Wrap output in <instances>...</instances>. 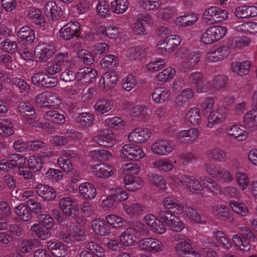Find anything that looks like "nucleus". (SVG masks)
Here are the masks:
<instances>
[{
    "label": "nucleus",
    "instance_id": "1",
    "mask_svg": "<svg viewBox=\"0 0 257 257\" xmlns=\"http://www.w3.org/2000/svg\"><path fill=\"white\" fill-rule=\"evenodd\" d=\"M228 15V12L225 9L216 6H211L204 11L202 18L206 24L213 25L227 20Z\"/></svg>",
    "mask_w": 257,
    "mask_h": 257
},
{
    "label": "nucleus",
    "instance_id": "2",
    "mask_svg": "<svg viewBox=\"0 0 257 257\" xmlns=\"http://www.w3.org/2000/svg\"><path fill=\"white\" fill-rule=\"evenodd\" d=\"M227 32V28L222 25L212 26L204 31L200 40L204 45H209L222 39Z\"/></svg>",
    "mask_w": 257,
    "mask_h": 257
},
{
    "label": "nucleus",
    "instance_id": "3",
    "mask_svg": "<svg viewBox=\"0 0 257 257\" xmlns=\"http://www.w3.org/2000/svg\"><path fill=\"white\" fill-rule=\"evenodd\" d=\"M153 23L154 20L150 14L148 13L139 14L132 26V32L135 36H145L148 34V31L145 24L150 26Z\"/></svg>",
    "mask_w": 257,
    "mask_h": 257
},
{
    "label": "nucleus",
    "instance_id": "4",
    "mask_svg": "<svg viewBox=\"0 0 257 257\" xmlns=\"http://www.w3.org/2000/svg\"><path fill=\"white\" fill-rule=\"evenodd\" d=\"M158 215L172 231L180 232L184 228V224L181 220L169 211L159 210Z\"/></svg>",
    "mask_w": 257,
    "mask_h": 257
},
{
    "label": "nucleus",
    "instance_id": "5",
    "mask_svg": "<svg viewBox=\"0 0 257 257\" xmlns=\"http://www.w3.org/2000/svg\"><path fill=\"white\" fill-rule=\"evenodd\" d=\"M56 47L52 42H40L36 46L34 53L37 61L46 62L55 53Z\"/></svg>",
    "mask_w": 257,
    "mask_h": 257
},
{
    "label": "nucleus",
    "instance_id": "6",
    "mask_svg": "<svg viewBox=\"0 0 257 257\" xmlns=\"http://www.w3.org/2000/svg\"><path fill=\"white\" fill-rule=\"evenodd\" d=\"M230 54L229 48L225 45L214 46L210 48L204 56V60L207 63L221 61Z\"/></svg>",
    "mask_w": 257,
    "mask_h": 257
},
{
    "label": "nucleus",
    "instance_id": "7",
    "mask_svg": "<svg viewBox=\"0 0 257 257\" xmlns=\"http://www.w3.org/2000/svg\"><path fill=\"white\" fill-rule=\"evenodd\" d=\"M122 158L131 161H138L145 156L143 150L139 146L133 144L124 145L121 151Z\"/></svg>",
    "mask_w": 257,
    "mask_h": 257
},
{
    "label": "nucleus",
    "instance_id": "8",
    "mask_svg": "<svg viewBox=\"0 0 257 257\" xmlns=\"http://www.w3.org/2000/svg\"><path fill=\"white\" fill-rule=\"evenodd\" d=\"M228 87L226 81H196V90L199 93L223 90Z\"/></svg>",
    "mask_w": 257,
    "mask_h": 257
},
{
    "label": "nucleus",
    "instance_id": "9",
    "mask_svg": "<svg viewBox=\"0 0 257 257\" xmlns=\"http://www.w3.org/2000/svg\"><path fill=\"white\" fill-rule=\"evenodd\" d=\"M81 27L77 22H69L59 30V36L65 40H69L80 34Z\"/></svg>",
    "mask_w": 257,
    "mask_h": 257
},
{
    "label": "nucleus",
    "instance_id": "10",
    "mask_svg": "<svg viewBox=\"0 0 257 257\" xmlns=\"http://www.w3.org/2000/svg\"><path fill=\"white\" fill-rule=\"evenodd\" d=\"M178 255L181 257H200L197 251L191 247V242L186 238L181 239L175 247Z\"/></svg>",
    "mask_w": 257,
    "mask_h": 257
},
{
    "label": "nucleus",
    "instance_id": "11",
    "mask_svg": "<svg viewBox=\"0 0 257 257\" xmlns=\"http://www.w3.org/2000/svg\"><path fill=\"white\" fill-rule=\"evenodd\" d=\"M93 141L102 146H112L116 143L114 134L111 130L103 129L94 136Z\"/></svg>",
    "mask_w": 257,
    "mask_h": 257
},
{
    "label": "nucleus",
    "instance_id": "12",
    "mask_svg": "<svg viewBox=\"0 0 257 257\" xmlns=\"http://www.w3.org/2000/svg\"><path fill=\"white\" fill-rule=\"evenodd\" d=\"M175 148L174 144L167 140H159L151 146L152 152L159 156H167Z\"/></svg>",
    "mask_w": 257,
    "mask_h": 257
},
{
    "label": "nucleus",
    "instance_id": "13",
    "mask_svg": "<svg viewBox=\"0 0 257 257\" xmlns=\"http://www.w3.org/2000/svg\"><path fill=\"white\" fill-rule=\"evenodd\" d=\"M59 206L62 212L68 217H74L78 211V207L73 199L69 197L61 198Z\"/></svg>",
    "mask_w": 257,
    "mask_h": 257
},
{
    "label": "nucleus",
    "instance_id": "14",
    "mask_svg": "<svg viewBox=\"0 0 257 257\" xmlns=\"http://www.w3.org/2000/svg\"><path fill=\"white\" fill-rule=\"evenodd\" d=\"M234 15L240 19H247L257 16V7L253 5H243L234 9Z\"/></svg>",
    "mask_w": 257,
    "mask_h": 257
},
{
    "label": "nucleus",
    "instance_id": "15",
    "mask_svg": "<svg viewBox=\"0 0 257 257\" xmlns=\"http://www.w3.org/2000/svg\"><path fill=\"white\" fill-rule=\"evenodd\" d=\"M151 134V131L147 128H136L130 133L128 139L137 143H143L149 139Z\"/></svg>",
    "mask_w": 257,
    "mask_h": 257
},
{
    "label": "nucleus",
    "instance_id": "16",
    "mask_svg": "<svg viewBox=\"0 0 257 257\" xmlns=\"http://www.w3.org/2000/svg\"><path fill=\"white\" fill-rule=\"evenodd\" d=\"M141 248L146 251L159 252L163 250L164 246L158 239L151 237L144 238L139 242Z\"/></svg>",
    "mask_w": 257,
    "mask_h": 257
},
{
    "label": "nucleus",
    "instance_id": "17",
    "mask_svg": "<svg viewBox=\"0 0 257 257\" xmlns=\"http://www.w3.org/2000/svg\"><path fill=\"white\" fill-rule=\"evenodd\" d=\"M177 14V9L175 6H167L158 10L156 12V16L163 21L172 23L173 22L174 17Z\"/></svg>",
    "mask_w": 257,
    "mask_h": 257
},
{
    "label": "nucleus",
    "instance_id": "18",
    "mask_svg": "<svg viewBox=\"0 0 257 257\" xmlns=\"http://www.w3.org/2000/svg\"><path fill=\"white\" fill-rule=\"evenodd\" d=\"M44 12L48 18L55 20H58L62 14L61 8L54 1H49L45 3Z\"/></svg>",
    "mask_w": 257,
    "mask_h": 257
},
{
    "label": "nucleus",
    "instance_id": "19",
    "mask_svg": "<svg viewBox=\"0 0 257 257\" xmlns=\"http://www.w3.org/2000/svg\"><path fill=\"white\" fill-rule=\"evenodd\" d=\"M144 220L154 232L158 234H162L166 231V228L164 224L153 214L146 215L144 217Z\"/></svg>",
    "mask_w": 257,
    "mask_h": 257
},
{
    "label": "nucleus",
    "instance_id": "20",
    "mask_svg": "<svg viewBox=\"0 0 257 257\" xmlns=\"http://www.w3.org/2000/svg\"><path fill=\"white\" fill-rule=\"evenodd\" d=\"M180 181L192 192L198 193L204 189L198 180L193 176L184 175Z\"/></svg>",
    "mask_w": 257,
    "mask_h": 257
},
{
    "label": "nucleus",
    "instance_id": "21",
    "mask_svg": "<svg viewBox=\"0 0 257 257\" xmlns=\"http://www.w3.org/2000/svg\"><path fill=\"white\" fill-rule=\"evenodd\" d=\"M27 18L31 23L39 27L44 25L45 18L42 15L40 10L35 7L30 8L26 13Z\"/></svg>",
    "mask_w": 257,
    "mask_h": 257
},
{
    "label": "nucleus",
    "instance_id": "22",
    "mask_svg": "<svg viewBox=\"0 0 257 257\" xmlns=\"http://www.w3.org/2000/svg\"><path fill=\"white\" fill-rule=\"evenodd\" d=\"M206 155L208 159L219 163H225L228 159L227 153L217 147L208 150L206 152Z\"/></svg>",
    "mask_w": 257,
    "mask_h": 257
},
{
    "label": "nucleus",
    "instance_id": "23",
    "mask_svg": "<svg viewBox=\"0 0 257 257\" xmlns=\"http://www.w3.org/2000/svg\"><path fill=\"white\" fill-rule=\"evenodd\" d=\"M91 227L94 232L100 236H106L110 233V227L107 222L99 219L91 221Z\"/></svg>",
    "mask_w": 257,
    "mask_h": 257
},
{
    "label": "nucleus",
    "instance_id": "24",
    "mask_svg": "<svg viewBox=\"0 0 257 257\" xmlns=\"http://www.w3.org/2000/svg\"><path fill=\"white\" fill-rule=\"evenodd\" d=\"M17 37L24 44H30L35 38V32L29 26H23L18 32Z\"/></svg>",
    "mask_w": 257,
    "mask_h": 257
},
{
    "label": "nucleus",
    "instance_id": "25",
    "mask_svg": "<svg viewBox=\"0 0 257 257\" xmlns=\"http://www.w3.org/2000/svg\"><path fill=\"white\" fill-rule=\"evenodd\" d=\"M244 127L251 131L257 130V108H253L246 113L243 117Z\"/></svg>",
    "mask_w": 257,
    "mask_h": 257
},
{
    "label": "nucleus",
    "instance_id": "26",
    "mask_svg": "<svg viewBox=\"0 0 257 257\" xmlns=\"http://www.w3.org/2000/svg\"><path fill=\"white\" fill-rule=\"evenodd\" d=\"M47 247L52 254L57 257H64L68 253L67 246L61 242L49 241Z\"/></svg>",
    "mask_w": 257,
    "mask_h": 257
},
{
    "label": "nucleus",
    "instance_id": "27",
    "mask_svg": "<svg viewBox=\"0 0 257 257\" xmlns=\"http://www.w3.org/2000/svg\"><path fill=\"white\" fill-rule=\"evenodd\" d=\"M199 180L206 189L211 193L215 194L222 193L220 185L215 180L206 176L200 177Z\"/></svg>",
    "mask_w": 257,
    "mask_h": 257
},
{
    "label": "nucleus",
    "instance_id": "28",
    "mask_svg": "<svg viewBox=\"0 0 257 257\" xmlns=\"http://www.w3.org/2000/svg\"><path fill=\"white\" fill-rule=\"evenodd\" d=\"M125 188L131 191L140 189L144 185V182L139 178L132 175H126L123 178Z\"/></svg>",
    "mask_w": 257,
    "mask_h": 257
},
{
    "label": "nucleus",
    "instance_id": "29",
    "mask_svg": "<svg viewBox=\"0 0 257 257\" xmlns=\"http://www.w3.org/2000/svg\"><path fill=\"white\" fill-rule=\"evenodd\" d=\"M251 62L248 60L232 63L231 67L232 71L239 76L246 75L249 71Z\"/></svg>",
    "mask_w": 257,
    "mask_h": 257
},
{
    "label": "nucleus",
    "instance_id": "30",
    "mask_svg": "<svg viewBox=\"0 0 257 257\" xmlns=\"http://www.w3.org/2000/svg\"><path fill=\"white\" fill-rule=\"evenodd\" d=\"M97 32L102 36H106L111 39H115L119 36L118 29L113 24L100 26L98 28Z\"/></svg>",
    "mask_w": 257,
    "mask_h": 257
},
{
    "label": "nucleus",
    "instance_id": "31",
    "mask_svg": "<svg viewBox=\"0 0 257 257\" xmlns=\"http://www.w3.org/2000/svg\"><path fill=\"white\" fill-rule=\"evenodd\" d=\"M36 189L38 194L45 200L52 201L56 197L55 190L50 186L38 184Z\"/></svg>",
    "mask_w": 257,
    "mask_h": 257
},
{
    "label": "nucleus",
    "instance_id": "32",
    "mask_svg": "<svg viewBox=\"0 0 257 257\" xmlns=\"http://www.w3.org/2000/svg\"><path fill=\"white\" fill-rule=\"evenodd\" d=\"M227 134L238 141H244L248 138V134L244 130H242L237 125L229 126L226 130Z\"/></svg>",
    "mask_w": 257,
    "mask_h": 257
},
{
    "label": "nucleus",
    "instance_id": "33",
    "mask_svg": "<svg viewBox=\"0 0 257 257\" xmlns=\"http://www.w3.org/2000/svg\"><path fill=\"white\" fill-rule=\"evenodd\" d=\"M163 204L166 208L165 210L169 211V209H173L177 214L181 213L183 211V205L171 196L165 198Z\"/></svg>",
    "mask_w": 257,
    "mask_h": 257
},
{
    "label": "nucleus",
    "instance_id": "34",
    "mask_svg": "<svg viewBox=\"0 0 257 257\" xmlns=\"http://www.w3.org/2000/svg\"><path fill=\"white\" fill-rule=\"evenodd\" d=\"M152 99L157 103H163L170 99L169 91L164 87H158L152 93Z\"/></svg>",
    "mask_w": 257,
    "mask_h": 257
},
{
    "label": "nucleus",
    "instance_id": "35",
    "mask_svg": "<svg viewBox=\"0 0 257 257\" xmlns=\"http://www.w3.org/2000/svg\"><path fill=\"white\" fill-rule=\"evenodd\" d=\"M80 194L86 199L94 198L96 194V189L94 185L89 182L81 184L79 187Z\"/></svg>",
    "mask_w": 257,
    "mask_h": 257
},
{
    "label": "nucleus",
    "instance_id": "36",
    "mask_svg": "<svg viewBox=\"0 0 257 257\" xmlns=\"http://www.w3.org/2000/svg\"><path fill=\"white\" fill-rule=\"evenodd\" d=\"M94 173L100 178H108L113 174L111 167L105 164L95 165L94 167Z\"/></svg>",
    "mask_w": 257,
    "mask_h": 257
},
{
    "label": "nucleus",
    "instance_id": "37",
    "mask_svg": "<svg viewBox=\"0 0 257 257\" xmlns=\"http://www.w3.org/2000/svg\"><path fill=\"white\" fill-rule=\"evenodd\" d=\"M113 106V101L101 98L96 102L94 105V108L96 112L101 114H104L110 110Z\"/></svg>",
    "mask_w": 257,
    "mask_h": 257
},
{
    "label": "nucleus",
    "instance_id": "38",
    "mask_svg": "<svg viewBox=\"0 0 257 257\" xmlns=\"http://www.w3.org/2000/svg\"><path fill=\"white\" fill-rule=\"evenodd\" d=\"M108 2L105 1H99L96 6L97 14L101 18H107L111 16L112 11Z\"/></svg>",
    "mask_w": 257,
    "mask_h": 257
},
{
    "label": "nucleus",
    "instance_id": "39",
    "mask_svg": "<svg viewBox=\"0 0 257 257\" xmlns=\"http://www.w3.org/2000/svg\"><path fill=\"white\" fill-rule=\"evenodd\" d=\"M128 5L127 0H113L110 4L112 12L116 14L124 13L128 9Z\"/></svg>",
    "mask_w": 257,
    "mask_h": 257
},
{
    "label": "nucleus",
    "instance_id": "40",
    "mask_svg": "<svg viewBox=\"0 0 257 257\" xmlns=\"http://www.w3.org/2000/svg\"><path fill=\"white\" fill-rule=\"evenodd\" d=\"M90 3L87 0H79L76 5L71 6L70 11L74 15H82L86 13L90 8Z\"/></svg>",
    "mask_w": 257,
    "mask_h": 257
},
{
    "label": "nucleus",
    "instance_id": "41",
    "mask_svg": "<svg viewBox=\"0 0 257 257\" xmlns=\"http://www.w3.org/2000/svg\"><path fill=\"white\" fill-rule=\"evenodd\" d=\"M134 233V231L130 229V228L126 229L119 236L120 242L124 245H132L135 239L138 237Z\"/></svg>",
    "mask_w": 257,
    "mask_h": 257
},
{
    "label": "nucleus",
    "instance_id": "42",
    "mask_svg": "<svg viewBox=\"0 0 257 257\" xmlns=\"http://www.w3.org/2000/svg\"><path fill=\"white\" fill-rule=\"evenodd\" d=\"M145 50L140 46L132 47L125 52L126 57L131 60L140 59L144 56Z\"/></svg>",
    "mask_w": 257,
    "mask_h": 257
},
{
    "label": "nucleus",
    "instance_id": "43",
    "mask_svg": "<svg viewBox=\"0 0 257 257\" xmlns=\"http://www.w3.org/2000/svg\"><path fill=\"white\" fill-rule=\"evenodd\" d=\"M63 68H70L72 65V60L67 52L57 53L54 58Z\"/></svg>",
    "mask_w": 257,
    "mask_h": 257
},
{
    "label": "nucleus",
    "instance_id": "44",
    "mask_svg": "<svg viewBox=\"0 0 257 257\" xmlns=\"http://www.w3.org/2000/svg\"><path fill=\"white\" fill-rule=\"evenodd\" d=\"M31 230L35 234V235L42 240H46L51 237V233L49 229L40 226V224L35 223L31 227Z\"/></svg>",
    "mask_w": 257,
    "mask_h": 257
},
{
    "label": "nucleus",
    "instance_id": "45",
    "mask_svg": "<svg viewBox=\"0 0 257 257\" xmlns=\"http://www.w3.org/2000/svg\"><path fill=\"white\" fill-rule=\"evenodd\" d=\"M97 75V72L95 70L89 67H84L80 69L77 73V78L79 80L85 79L91 80L94 79Z\"/></svg>",
    "mask_w": 257,
    "mask_h": 257
},
{
    "label": "nucleus",
    "instance_id": "46",
    "mask_svg": "<svg viewBox=\"0 0 257 257\" xmlns=\"http://www.w3.org/2000/svg\"><path fill=\"white\" fill-rule=\"evenodd\" d=\"M185 119L193 125L198 124L201 120L199 109L197 107L190 108L186 114Z\"/></svg>",
    "mask_w": 257,
    "mask_h": 257
},
{
    "label": "nucleus",
    "instance_id": "47",
    "mask_svg": "<svg viewBox=\"0 0 257 257\" xmlns=\"http://www.w3.org/2000/svg\"><path fill=\"white\" fill-rule=\"evenodd\" d=\"M165 65V59L157 57L152 59L146 65V68L150 72H155L161 70Z\"/></svg>",
    "mask_w": 257,
    "mask_h": 257
},
{
    "label": "nucleus",
    "instance_id": "48",
    "mask_svg": "<svg viewBox=\"0 0 257 257\" xmlns=\"http://www.w3.org/2000/svg\"><path fill=\"white\" fill-rule=\"evenodd\" d=\"M44 116L46 120L54 123L62 124L65 121L64 116L55 110L47 111Z\"/></svg>",
    "mask_w": 257,
    "mask_h": 257
},
{
    "label": "nucleus",
    "instance_id": "49",
    "mask_svg": "<svg viewBox=\"0 0 257 257\" xmlns=\"http://www.w3.org/2000/svg\"><path fill=\"white\" fill-rule=\"evenodd\" d=\"M201 52L200 51H193L189 53L186 57L185 66L187 69L194 67L200 61Z\"/></svg>",
    "mask_w": 257,
    "mask_h": 257
},
{
    "label": "nucleus",
    "instance_id": "50",
    "mask_svg": "<svg viewBox=\"0 0 257 257\" xmlns=\"http://www.w3.org/2000/svg\"><path fill=\"white\" fill-rule=\"evenodd\" d=\"M125 212L129 215L140 214L143 211V207L139 203H123L122 204Z\"/></svg>",
    "mask_w": 257,
    "mask_h": 257
},
{
    "label": "nucleus",
    "instance_id": "51",
    "mask_svg": "<svg viewBox=\"0 0 257 257\" xmlns=\"http://www.w3.org/2000/svg\"><path fill=\"white\" fill-rule=\"evenodd\" d=\"M14 133L13 124L10 120L2 119L0 120V135L4 137H8Z\"/></svg>",
    "mask_w": 257,
    "mask_h": 257
},
{
    "label": "nucleus",
    "instance_id": "52",
    "mask_svg": "<svg viewBox=\"0 0 257 257\" xmlns=\"http://www.w3.org/2000/svg\"><path fill=\"white\" fill-rule=\"evenodd\" d=\"M251 43V40L246 36L237 37L232 42L231 47L232 48L241 49L248 47Z\"/></svg>",
    "mask_w": 257,
    "mask_h": 257
},
{
    "label": "nucleus",
    "instance_id": "53",
    "mask_svg": "<svg viewBox=\"0 0 257 257\" xmlns=\"http://www.w3.org/2000/svg\"><path fill=\"white\" fill-rule=\"evenodd\" d=\"M212 237L225 248H229L232 246L231 242L229 238L227 237L226 235L222 231L218 230L214 232Z\"/></svg>",
    "mask_w": 257,
    "mask_h": 257
},
{
    "label": "nucleus",
    "instance_id": "54",
    "mask_svg": "<svg viewBox=\"0 0 257 257\" xmlns=\"http://www.w3.org/2000/svg\"><path fill=\"white\" fill-rule=\"evenodd\" d=\"M15 212L24 221H29L31 219V215L29 208L23 204L16 207Z\"/></svg>",
    "mask_w": 257,
    "mask_h": 257
},
{
    "label": "nucleus",
    "instance_id": "55",
    "mask_svg": "<svg viewBox=\"0 0 257 257\" xmlns=\"http://www.w3.org/2000/svg\"><path fill=\"white\" fill-rule=\"evenodd\" d=\"M18 108L20 113L24 116H35V110L33 106L28 102H21L19 103Z\"/></svg>",
    "mask_w": 257,
    "mask_h": 257
},
{
    "label": "nucleus",
    "instance_id": "56",
    "mask_svg": "<svg viewBox=\"0 0 257 257\" xmlns=\"http://www.w3.org/2000/svg\"><path fill=\"white\" fill-rule=\"evenodd\" d=\"M186 215L191 220L196 223L201 221V216L192 207L188 205H183V211Z\"/></svg>",
    "mask_w": 257,
    "mask_h": 257
},
{
    "label": "nucleus",
    "instance_id": "57",
    "mask_svg": "<svg viewBox=\"0 0 257 257\" xmlns=\"http://www.w3.org/2000/svg\"><path fill=\"white\" fill-rule=\"evenodd\" d=\"M106 220L107 224H109L112 227H121L125 221L124 219L114 214L108 215L106 216Z\"/></svg>",
    "mask_w": 257,
    "mask_h": 257
},
{
    "label": "nucleus",
    "instance_id": "58",
    "mask_svg": "<svg viewBox=\"0 0 257 257\" xmlns=\"http://www.w3.org/2000/svg\"><path fill=\"white\" fill-rule=\"evenodd\" d=\"M235 179L237 185L242 190H245L249 183V178L244 173L239 172L236 173Z\"/></svg>",
    "mask_w": 257,
    "mask_h": 257
},
{
    "label": "nucleus",
    "instance_id": "59",
    "mask_svg": "<svg viewBox=\"0 0 257 257\" xmlns=\"http://www.w3.org/2000/svg\"><path fill=\"white\" fill-rule=\"evenodd\" d=\"M147 107L145 105H136L132 111V114L134 117H137L143 120H146L148 118Z\"/></svg>",
    "mask_w": 257,
    "mask_h": 257
},
{
    "label": "nucleus",
    "instance_id": "60",
    "mask_svg": "<svg viewBox=\"0 0 257 257\" xmlns=\"http://www.w3.org/2000/svg\"><path fill=\"white\" fill-rule=\"evenodd\" d=\"M38 242V240L22 239L20 240L18 244L19 250L23 253L29 252L33 248V244Z\"/></svg>",
    "mask_w": 257,
    "mask_h": 257
},
{
    "label": "nucleus",
    "instance_id": "61",
    "mask_svg": "<svg viewBox=\"0 0 257 257\" xmlns=\"http://www.w3.org/2000/svg\"><path fill=\"white\" fill-rule=\"evenodd\" d=\"M77 56L86 64H91L94 61L92 53L85 49L79 50L77 52Z\"/></svg>",
    "mask_w": 257,
    "mask_h": 257
},
{
    "label": "nucleus",
    "instance_id": "62",
    "mask_svg": "<svg viewBox=\"0 0 257 257\" xmlns=\"http://www.w3.org/2000/svg\"><path fill=\"white\" fill-rule=\"evenodd\" d=\"M28 167L34 170L35 172L39 171L42 167V157L38 156H31L28 160Z\"/></svg>",
    "mask_w": 257,
    "mask_h": 257
},
{
    "label": "nucleus",
    "instance_id": "63",
    "mask_svg": "<svg viewBox=\"0 0 257 257\" xmlns=\"http://www.w3.org/2000/svg\"><path fill=\"white\" fill-rule=\"evenodd\" d=\"M8 159H9L13 164L14 167L20 168L23 166L26 162V158L18 154H10L8 156Z\"/></svg>",
    "mask_w": 257,
    "mask_h": 257
},
{
    "label": "nucleus",
    "instance_id": "64",
    "mask_svg": "<svg viewBox=\"0 0 257 257\" xmlns=\"http://www.w3.org/2000/svg\"><path fill=\"white\" fill-rule=\"evenodd\" d=\"M86 248L98 257H106L104 249L94 242L91 241L88 243Z\"/></svg>",
    "mask_w": 257,
    "mask_h": 257
}]
</instances>
